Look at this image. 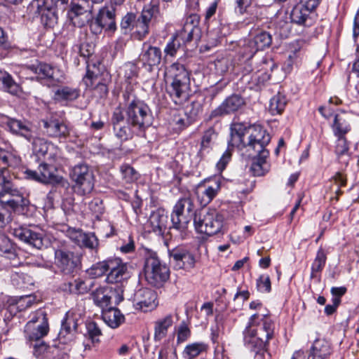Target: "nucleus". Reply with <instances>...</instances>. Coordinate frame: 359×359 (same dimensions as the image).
I'll return each mask as SVG.
<instances>
[{
  "label": "nucleus",
  "instance_id": "46",
  "mask_svg": "<svg viewBox=\"0 0 359 359\" xmlns=\"http://www.w3.org/2000/svg\"><path fill=\"white\" fill-rule=\"evenodd\" d=\"M200 16L196 13L189 14L185 19L183 27L189 29V34H196V38H201V30L198 27Z\"/></svg>",
  "mask_w": 359,
  "mask_h": 359
},
{
  "label": "nucleus",
  "instance_id": "61",
  "mask_svg": "<svg viewBox=\"0 0 359 359\" xmlns=\"http://www.w3.org/2000/svg\"><path fill=\"white\" fill-rule=\"evenodd\" d=\"M231 157L230 151L226 150L220 158L219 161L217 163V168L219 171L222 172L225 169L227 163L229 162Z\"/></svg>",
  "mask_w": 359,
  "mask_h": 359
},
{
  "label": "nucleus",
  "instance_id": "40",
  "mask_svg": "<svg viewBox=\"0 0 359 359\" xmlns=\"http://www.w3.org/2000/svg\"><path fill=\"white\" fill-rule=\"evenodd\" d=\"M250 41L255 45H271L272 35L262 29L252 28L249 34Z\"/></svg>",
  "mask_w": 359,
  "mask_h": 359
},
{
  "label": "nucleus",
  "instance_id": "8",
  "mask_svg": "<svg viewBox=\"0 0 359 359\" xmlns=\"http://www.w3.org/2000/svg\"><path fill=\"white\" fill-rule=\"evenodd\" d=\"M0 203L6 209L24 215L27 211L29 201L11 182H7L0 189Z\"/></svg>",
  "mask_w": 359,
  "mask_h": 359
},
{
  "label": "nucleus",
  "instance_id": "43",
  "mask_svg": "<svg viewBox=\"0 0 359 359\" xmlns=\"http://www.w3.org/2000/svg\"><path fill=\"white\" fill-rule=\"evenodd\" d=\"M0 161L5 166L15 167L20 165L21 158L13 149H0Z\"/></svg>",
  "mask_w": 359,
  "mask_h": 359
},
{
  "label": "nucleus",
  "instance_id": "35",
  "mask_svg": "<svg viewBox=\"0 0 359 359\" xmlns=\"http://www.w3.org/2000/svg\"><path fill=\"white\" fill-rule=\"evenodd\" d=\"M332 129L334 136H345L351 130L347 115L344 113L335 114Z\"/></svg>",
  "mask_w": 359,
  "mask_h": 359
},
{
  "label": "nucleus",
  "instance_id": "48",
  "mask_svg": "<svg viewBox=\"0 0 359 359\" xmlns=\"http://www.w3.org/2000/svg\"><path fill=\"white\" fill-rule=\"evenodd\" d=\"M216 136L217 135L215 133V130L212 128H210L205 132L201 144V149L198 152L201 156H203L205 153L209 152L211 144Z\"/></svg>",
  "mask_w": 359,
  "mask_h": 359
},
{
  "label": "nucleus",
  "instance_id": "62",
  "mask_svg": "<svg viewBox=\"0 0 359 359\" xmlns=\"http://www.w3.org/2000/svg\"><path fill=\"white\" fill-rule=\"evenodd\" d=\"M124 285H121V287L116 286L113 288V292L114 293L111 294L112 298L114 299V302L116 304H120L124 299V291L123 289Z\"/></svg>",
  "mask_w": 359,
  "mask_h": 359
},
{
  "label": "nucleus",
  "instance_id": "23",
  "mask_svg": "<svg viewBox=\"0 0 359 359\" xmlns=\"http://www.w3.org/2000/svg\"><path fill=\"white\" fill-rule=\"evenodd\" d=\"M95 23L100 29L114 32L116 29V9L114 6H102L95 18Z\"/></svg>",
  "mask_w": 359,
  "mask_h": 359
},
{
  "label": "nucleus",
  "instance_id": "29",
  "mask_svg": "<svg viewBox=\"0 0 359 359\" xmlns=\"http://www.w3.org/2000/svg\"><path fill=\"white\" fill-rule=\"evenodd\" d=\"M312 11L310 8L299 4L295 6L290 13L291 22L298 25L309 27L313 23L311 16Z\"/></svg>",
  "mask_w": 359,
  "mask_h": 359
},
{
  "label": "nucleus",
  "instance_id": "64",
  "mask_svg": "<svg viewBox=\"0 0 359 359\" xmlns=\"http://www.w3.org/2000/svg\"><path fill=\"white\" fill-rule=\"evenodd\" d=\"M359 36V9L357 11L353 20V37L355 42Z\"/></svg>",
  "mask_w": 359,
  "mask_h": 359
},
{
  "label": "nucleus",
  "instance_id": "57",
  "mask_svg": "<svg viewBox=\"0 0 359 359\" xmlns=\"http://www.w3.org/2000/svg\"><path fill=\"white\" fill-rule=\"evenodd\" d=\"M158 359H177L176 350L169 347L162 348L158 353Z\"/></svg>",
  "mask_w": 359,
  "mask_h": 359
},
{
  "label": "nucleus",
  "instance_id": "9",
  "mask_svg": "<svg viewBox=\"0 0 359 359\" xmlns=\"http://www.w3.org/2000/svg\"><path fill=\"white\" fill-rule=\"evenodd\" d=\"M223 223V216L215 210L201 211L196 214L194 219L196 231L208 236H212L222 231Z\"/></svg>",
  "mask_w": 359,
  "mask_h": 359
},
{
  "label": "nucleus",
  "instance_id": "5",
  "mask_svg": "<svg viewBox=\"0 0 359 359\" xmlns=\"http://www.w3.org/2000/svg\"><path fill=\"white\" fill-rule=\"evenodd\" d=\"M158 13L159 6L154 0H152L149 6L142 10L137 19H136V15L133 13H128L123 16L121 22V29L124 34H126L135 25L137 30L133 33V37L142 39L149 32V24L151 18Z\"/></svg>",
  "mask_w": 359,
  "mask_h": 359
},
{
  "label": "nucleus",
  "instance_id": "19",
  "mask_svg": "<svg viewBox=\"0 0 359 359\" xmlns=\"http://www.w3.org/2000/svg\"><path fill=\"white\" fill-rule=\"evenodd\" d=\"M25 174L26 177L44 184L55 183L59 182V177L56 174V169L46 163L39 164L37 170L27 169Z\"/></svg>",
  "mask_w": 359,
  "mask_h": 359
},
{
  "label": "nucleus",
  "instance_id": "6",
  "mask_svg": "<svg viewBox=\"0 0 359 359\" xmlns=\"http://www.w3.org/2000/svg\"><path fill=\"white\" fill-rule=\"evenodd\" d=\"M6 126L13 134L22 137L32 142L34 152L42 156L47 153L48 145L46 141L36 137V132L31 123L11 118L7 121Z\"/></svg>",
  "mask_w": 359,
  "mask_h": 359
},
{
  "label": "nucleus",
  "instance_id": "11",
  "mask_svg": "<svg viewBox=\"0 0 359 359\" xmlns=\"http://www.w3.org/2000/svg\"><path fill=\"white\" fill-rule=\"evenodd\" d=\"M67 17L73 26L83 27L94 19L93 6L88 0L72 1Z\"/></svg>",
  "mask_w": 359,
  "mask_h": 359
},
{
  "label": "nucleus",
  "instance_id": "33",
  "mask_svg": "<svg viewBox=\"0 0 359 359\" xmlns=\"http://www.w3.org/2000/svg\"><path fill=\"white\" fill-rule=\"evenodd\" d=\"M112 293H114L112 287H99L92 292L91 296L95 304L104 310L110 306Z\"/></svg>",
  "mask_w": 359,
  "mask_h": 359
},
{
  "label": "nucleus",
  "instance_id": "38",
  "mask_svg": "<svg viewBox=\"0 0 359 359\" xmlns=\"http://www.w3.org/2000/svg\"><path fill=\"white\" fill-rule=\"evenodd\" d=\"M0 88L12 95H18L20 92V86L6 72L0 70Z\"/></svg>",
  "mask_w": 359,
  "mask_h": 359
},
{
  "label": "nucleus",
  "instance_id": "17",
  "mask_svg": "<svg viewBox=\"0 0 359 359\" xmlns=\"http://www.w3.org/2000/svg\"><path fill=\"white\" fill-rule=\"evenodd\" d=\"M168 255L170 263L175 269H191L194 266V255L184 246H177L169 250Z\"/></svg>",
  "mask_w": 359,
  "mask_h": 359
},
{
  "label": "nucleus",
  "instance_id": "30",
  "mask_svg": "<svg viewBox=\"0 0 359 359\" xmlns=\"http://www.w3.org/2000/svg\"><path fill=\"white\" fill-rule=\"evenodd\" d=\"M29 68L37 75L38 79L47 80L53 83L60 81L58 70L48 64L39 63L37 65H32Z\"/></svg>",
  "mask_w": 359,
  "mask_h": 359
},
{
  "label": "nucleus",
  "instance_id": "2",
  "mask_svg": "<svg viewBox=\"0 0 359 359\" xmlns=\"http://www.w3.org/2000/svg\"><path fill=\"white\" fill-rule=\"evenodd\" d=\"M275 323L269 312L254 313L243 331L244 344L257 357H262L269 340L273 337Z\"/></svg>",
  "mask_w": 359,
  "mask_h": 359
},
{
  "label": "nucleus",
  "instance_id": "31",
  "mask_svg": "<svg viewBox=\"0 0 359 359\" xmlns=\"http://www.w3.org/2000/svg\"><path fill=\"white\" fill-rule=\"evenodd\" d=\"M168 215L164 210L158 209L153 212L149 219L151 231L157 235H163L166 229Z\"/></svg>",
  "mask_w": 359,
  "mask_h": 359
},
{
  "label": "nucleus",
  "instance_id": "7",
  "mask_svg": "<svg viewBox=\"0 0 359 359\" xmlns=\"http://www.w3.org/2000/svg\"><path fill=\"white\" fill-rule=\"evenodd\" d=\"M194 205L191 198L180 199L171 214L172 229L177 231L182 239L187 236L188 224L191 219Z\"/></svg>",
  "mask_w": 359,
  "mask_h": 359
},
{
  "label": "nucleus",
  "instance_id": "60",
  "mask_svg": "<svg viewBox=\"0 0 359 359\" xmlns=\"http://www.w3.org/2000/svg\"><path fill=\"white\" fill-rule=\"evenodd\" d=\"M34 344V355L39 358L43 355L46 352L50 349V347L43 341H35Z\"/></svg>",
  "mask_w": 359,
  "mask_h": 359
},
{
  "label": "nucleus",
  "instance_id": "53",
  "mask_svg": "<svg viewBox=\"0 0 359 359\" xmlns=\"http://www.w3.org/2000/svg\"><path fill=\"white\" fill-rule=\"evenodd\" d=\"M337 140L335 145V154L338 157L346 155L348 153L349 147L345 136H336Z\"/></svg>",
  "mask_w": 359,
  "mask_h": 359
},
{
  "label": "nucleus",
  "instance_id": "32",
  "mask_svg": "<svg viewBox=\"0 0 359 359\" xmlns=\"http://www.w3.org/2000/svg\"><path fill=\"white\" fill-rule=\"evenodd\" d=\"M0 255L12 262V264H18L17 249L14 243L5 234L0 232Z\"/></svg>",
  "mask_w": 359,
  "mask_h": 359
},
{
  "label": "nucleus",
  "instance_id": "54",
  "mask_svg": "<svg viewBox=\"0 0 359 359\" xmlns=\"http://www.w3.org/2000/svg\"><path fill=\"white\" fill-rule=\"evenodd\" d=\"M191 336V330L187 325L182 322L177 330V344H180L185 342Z\"/></svg>",
  "mask_w": 359,
  "mask_h": 359
},
{
  "label": "nucleus",
  "instance_id": "16",
  "mask_svg": "<svg viewBox=\"0 0 359 359\" xmlns=\"http://www.w3.org/2000/svg\"><path fill=\"white\" fill-rule=\"evenodd\" d=\"M111 121L115 135L121 140L130 139L134 134L141 135L139 131L133 130L132 126L128 123V121H125L124 114L119 107L115 109Z\"/></svg>",
  "mask_w": 359,
  "mask_h": 359
},
{
  "label": "nucleus",
  "instance_id": "52",
  "mask_svg": "<svg viewBox=\"0 0 359 359\" xmlns=\"http://www.w3.org/2000/svg\"><path fill=\"white\" fill-rule=\"evenodd\" d=\"M79 53L81 57L88 58V60L86 61V67H88V63L92 64L93 62H95L97 66L100 62V66H102L100 60H95V56H93L94 46H79Z\"/></svg>",
  "mask_w": 359,
  "mask_h": 359
},
{
  "label": "nucleus",
  "instance_id": "39",
  "mask_svg": "<svg viewBox=\"0 0 359 359\" xmlns=\"http://www.w3.org/2000/svg\"><path fill=\"white\" fill-rule=\"evenodd\" d=\"M187 30L189 29L182 27L180 31L172 36V41L169 42L168 45H184L191 42L198 43L201 38H196V34H189Z\"/></svg>",
  "mask_w": 359,
  "mask_h": 359
},
{
  "label": "nucleus",
  "instance_id": "25",
  "mask_svg": "<svg viewBox=\"0 0 359 359\" xmlns=\"http://www.w3.org/2000/svg\"><path fill=\"white\" fill-rule=\"evenodd\" d=\"M13 234L20 241L36 249H41L43 245V235L27 227L15 229Z\"/></svg>",
  "mask_w": 359,
  "mask_h": 359
},
{
  "label": "nucleus",
  "instance_id": "20",
  "mask_svg": "<svg viewBox=\"0 0 359 359\" xmlns=\"http://www.w3.org/2000/svg\"><path fill=\"white\" fill-rule=\"evenodd\" d=\"M108 271L109 272L106 278L108 283H121L123 285V283L130 278L127 264L118 258L109 259Z\"/></svg>",
  "mask_w": 359,
  "mask_h": 359
},
{
  "label": "nucleus",
  "instance_id": "28",
  "mask_svg": "<svg viewBox=\"0 0 359 359\" xmlns=\"http://www.w3.org/2000/svg\"><path fill=\"white\" fill-rule=\"evenodd\" d=\"M67 235L80 246L95 249L98 246V240L93 233H85L80 229H69Z\"/></svg>",
  "mask_w": 359,
  "mask_h": 359
},
{
  "label": "nucleus",
  "instance_id": "34",
  "mask_svg": "<svg viewBox=\"0 0 359 359\" xmlns=\"http://www.w3.org/2000/svg\"><path fill=\"white\" fill-rule=\"evenodd\" d=\"M102 316L104 321L111 328L118 327L124 321V316L114 307L102 310Z\"/></svg>",
  "mask_w": 359,
  "mask_h": 359
},
{
  "label": "nucleus",
  "instance_id": "10",
  "mask_svg": "<svg viewBox=\"0 0 359 359\" xmlns=\"http://www.w3.org/2000/svg\"><path fill=\"white\" fill-rule=\"evenodd\" d=\"M144 271L147 281L154 286H161L169 278L168 268L161 264L155 252H147Z\"/></svg>",
  "mask_w": 359,
  "mask_h": 359
},
{
  "label": "nucleus",
  "instance_id": "42",
  "mask_svg": "<svg viewBox=\"0 0 359 359\" xmlns=\"http://www.w3.org/2000/svg\"><path fill=\"white\" fill-rule=\"evenodd\" d=\"M287 103L285 95L278 93L270 100L269 111L272 115L280 114L284 111Z\"/></svg>",
  "mask_w": 359,
  "mask_h": 359
},
{
  "label": "nucleus",
  "instance_id": "63",
  "mask_svg": "<svg viewBox=\"0 0 359 359\" xmlns=\"http://www.w3.org/2000/svg\"><path fill=\"white\" fill-rule=\"evenodd\" d=\"M34 301V297L32 296L22 297L17 303L18 308L23 309L26 307H29L33 304Z\"/></svg>",
  "mask_w": 359,
  "mask_h": 359
},
{
  "label": "nucleus",
  "instance_id": "47",
  "mask_svg": "<svg viewBox=\"0 0 359 359\" xmlns=\"http://www.w3.org/2000/svg\"><path fill=\"white\" fill-rule=\"evenodd\" d=\"M64 290H68L70 293L83 294L88 292V287L83 280L76 279L65 284Z\"/></svg>",
  "mask_w": 359,
  "mask_h": 359
},
{
  "label": "nucleus",
  "instance_id": "45",
  "mask_svg": "<svg viewBox=\"0 0 359 359\" xmlns=\"http://www.w3.org/2000/svg\"><path fill=\"white\" fill-rule=\"evenodd\" d=\"M142 60L150 67L158 65L161 60V51L156 46H149L142 55Z\"/></svg>",
  "mask_w": 359,
  "mask_h": 359
},
{
  "label": "nucleus",
  "instance_id": "26",
  "mask_svg": "<svg viewBox=\"0 0 359 359\" xmlns=\"http://www.w3.org/2000/svg\"><path fill=\"white\" fill-rule=\"evenodd\" d=\"M219 190L220 182L218 180L212 181L210 184L199 185L196 195L201 205L206 206L209 204L215 198Z\"/></svg>",
  "mask_w": 359,
  "mask_h": 359
},
{
  "label": "nucleus",
  "instance_id": "15",
  "mask_svg": "<svg viewBox=\"0 0 359 359\" xmlns=\"http://www.w3.org/2000/svg\"><path fill=\"white\" fill-rule=\"evenodd\" d=\"M27 10L34 18L40 16L42 25L46 27H53L57 23L55 10L47 6L45 0L32 1Z\"/></svg>",
  "mask_w": 359,
  "mask_h": 359
},
{
  "label": "nucleus",
  "instance_id": "4",
  "mask_svg": "<svg viewBox=\"0 0 359 359\" xmlns=\"http://www.w3.org/2000/svg\"><path fill=\"white\" fill-rule=\"evenodd\" d=\"M123 97L127 107L128 123L133 130L142 134L152 123L151 114L149 107L132 93L126 91Z\"/></svg>",
  "mask_w": 359,
  "mask_h": 359
},
{
  "label": "nucleus",
  "instance_id": "18",
  "mask_svg": "<svg viewBox=\"0 0 359 359\" xmlns=\"http://www.w3.org/2000/svg\"><path fill=\"white\" fill-rule=\"evenodd\" d=\"M156 299V292L149 288L137 290L132 298L135 309L144 312L154 309L158 305Z\"/></svg>",
  "mask_w": 359,
  "mask_h": 359
},
{
  "label": "nucleus",
  "instance_id": "36",
  "mask_svg": "<svg viewBox=\"0 0 359 359\" xmlns=\"http://www.w3.org/2000/svg\"><path fill=\"white\" fill-rule=\"evenodd\" d=\"M331 353L330 343L323 339H316L311 347V356L313 359H326Z\"/></svg>",
  "mask_w": 359,
  "mask_h": 359
},
{
  "label": "nucleus",
  "instance_id": "22",
  "mask_svg": "<svg viewBox=\"0 0 359 359\" xmlns=\"http://www.w3.org/2000/svg\"><path fill=\"white\" fill-rule=\"evenodd\" d=\"M55 257L57 266L65 274H73L79 267V259L72 252L57 250Z\"/></svg>",
  "mask_w": 359,
  "mask_h": 359
},
{
  "label": "nucleus",
  "instance_id": "13",
  "mask_svg": "<svg viewBox=\"0 0 359 359\" xmlns=\"http://www.w3.org/2000/svg\"><path fill=\"white\" fill-rule=\"evenodd\" d=\"M49 331V325L46 313L41 310L33 314L25 327V336L29 342L39 341L46 336Z\"/></svg>",
  "mask_w": 359,
  "mask_h": 359
},
{
  "label": "nucleus",
  "instance_id": "56",
  "mask_svg": "<svg viewBox=\"0 0 359 359\" xmlns=\"http://www.w3.org/2000/svg\"><path fill=\"white\" fill-rule=\"evenodd\" d=\"M257 286L261 292H269L271 289L270 278L268 275H262L257 280Z\"/></svg>",
  "mask_w": 359,
  "mask_h": 359
},
{
  "label": "nucleus",
  "instance_id": "50",
  "mask_svg": "<svg viewBox=\"0 0 359 359\" xmlns=\"http://www.w3.org/2000/svg\"><path fill=\"white\" fill-rule=\"evenodd\" d=\"M327 256L323 248H320L318 252L314 262L312 264V273L320 272L325 266Z\"/></svg>",
  "mask_w": 359,
  "mask_h": 359
},
{
  "label": "nucleus",
  "instance_id": "3",
  "mask_svg": "<svg viewBox=\"0 0 359 359\" xmlns=\"http://www.w3.org/2000/svg\"><path fill=\"white\" fill-rule=\"evenodd\" d=\"M165 81L167 92L175 104H182L190 95L189 73L183 65L173 63L166 68Z\"/></svg>",
  "mask_w": 359,
  "mask_h": 359
},
{
  "label": "nucleus",
  "instance_id": "1",
  "mask_svg": "<svg viewBox=\"0 0 359 359\" xmlns=\"http://www.w3.org/2000/svg\"><path fill=\"white\" fill-rule=\"evenodd\" d=\"M231 144L245 149L249 158L253 159L250 170L255 176H263L270 170L267 161L269 152L266 147L271 141L270 135L259 125L246 127L235 123L231 127Z\"/></svg>",
  "mask_w": 359,
  "mask_h": 359
},
{
  "label": "nucleus",
  "instance_id": "12",
  "mask_svg": "<svg viewBox=\"0 0 359 359\" xmlns=\"http://www.w3.org/2000/svg\"><path fill=\"white\" fill-rule=\"evenodd\" d=\"M105 74H107L104 66H100V62L98 66L93 62L88 63L86 75L83 78L86 86L93 90L94 95L99 97L106 96L108 93L107 86L104 82Z\"/></svg>",
  "mask_w": 359,
  "mask_h": 359
},
{
  "label": "nucleus",
  "instance_id": "51",
  "mask_svg": "<svg viewBox=\"0 0 359 359\" xmlns=\"http://www.w3.org/2000/svg\"><path fill=\"white\" fill-rule=\"evenodd\" d=\"M121 172L123 179L127 183H133L139 177L138 172L128 164L121 165Z\"/></svg>",
  "mask_w": 359,
  "mask_h": 359
},
{
  "label": "nucleus",
  "instance_id": "55",
  "mask_svg": "<svg viewBox=\"0 0 359 359\" xmlns=\"http://www.w3.org/2000/svg\"><path fill=\"white\" fill-rule=\"evenodd\" d=\"M86 329L89 338L92 340V342H97L99 341L97 337L101 335V330L97 325L95 322H89L86 325Z\"/></svg>",
  "mask_w": 359,
  "mask_h": 359
},
{
  "label": "nucleus",
  "instance_id": "27",
  "mask_svg": "<svg viewBox=\"0 0 359 359\" xmlns=\"http://www.w3.org/2000/svg\"><path fill=\"white\" fill-rule=\"evenodd\" d=\"M77 315L72 311L66 313L65 318L62 321L61 329L59 332L60 339H64L65 341L72 340L76 332L78 326Z\"/></svg>",
  "mask_w": 359,
  "mask_h": 359
},
{
  "label": "nucleus",
  "instance_id": "59",
  "mask_svg": "<svg viewBox=\"0 0 359 359\" xmlns=\"http://www.w3.org/2000/svg\"><path fill=\"white\" fill-rule=\"evenodd\" d=\"M89 208L97 216L102 214V212H104V206L102 204V201L99 198H95L93 200L89 203Z\"/></svg>",
  "mask_w": 359,
  "mask_h": 359
},
{
  "label": "nucleus",
  "instance_id": "49",
  "mask_svg": "<svg viewBox=\"0 0 359 359\" xmlns=\"http://www.w3.org/2000/svg\"><path fill=\"white\" fill-rule=\"evenodd\" d=\"M109 267V259L93 264L88 270V273L93 278L103 276Z\"/></svg>",
  "mask_w": 359,
  "mask_h": 359
},
{
  "label": "nucleus",
  "instance_id": "24",
  "mask_svg": "<svg viewBox=\"0 0 359 359\" xmlns=\"http://www.w3.org/2000/svg\"><path fill=\"white\" fill-rule=\"evenodd\" d=\"M243 99L238 95L227 97L217 108L210 114V118L222 116L233 113L244 104Z\"/></svg>",
  "mask_w": 359,
  "mask_h": 359
},
{
  "label": "nucleus",
  "instance_id": "14",
  "mask_svg": "<svg viewBox=\"0 0 359 359\" xmlns=\"http://www.w3.org/2000/svg\"><path fill=\"white\" fill-rule=\"evenodd\" d=\"M72 178L75 182L74 191L80 195H85L92 191L94 187L93 172L86 164H78L72 170Z\"/></svg>",
  "mask_w": 359,
  "mask_h": 359
},
{
  "label": "nucleus",
  "instance_id": "41",
  "mask_svg": "<svg viewBox=\"0 0 359 359\" xmlns=\"http://www.w3.org/2000/svg\"><path fill=\"white\" fill-rule=\"evenodd\" d=\"M208 349V345L204 342H194L187 344L182 355L186 359H194Z\"/></svg>",
  "mask_w": 359,
  "mask_h": 359
},
{
  "label": "nucleus",
  "instance_id": "58",
  "mask_svg": "<svg viewBox=\"0 0 359 359\" xmlns=\"http://www.w3.org/2000/svg\"><path fill=\"white\" fill-rule=\"evenodd\" d=\"M332 180L338 187L336 191V199L338 200V196L342 194V191L340 190V187H344L346 184V178L342 175V173L337 172L335 175L333 176Z\"/></svg>",
  "mask_w": 359,
  "mask_h": 359
},
{
  "label": "nucleus",
  "instance_id": "37",
  "mask_svg": "<svg viewBox=\"0 0 359 359\" xmlns=\"http://www.w3.org/2000/svg\"><path fill=\"white\" fill-rule=\"evenodd\" d=\"M172 323L173 318L171 314L158 320L154 325L155 341H161L163 339L167 334L168 328L172 326Z\"/></svg>",
  "mask_w": 359,
  "mask_h": 359
},
{
  "label": "nucleus",
  "instance_id": "44",
  "mask_svg": "<svg viewBox=\"0 0 359 359\" xmlns=\"http://www.w3.org/2000/svg\"><path fill=\"white\" fill-rule=\"evenodd\" d=\"M79 96V90L67 86L60 88L55 92V98L58 101H73Z\"/></svg>",
  "mask_w": 359,
  "mask_h": 359
},
{
  "label": "nucleus",
  "instance_id": "21",
  "mask_svg": "<svg viewBox=\"0 0 359 359\" xmlns=\"http://www.w3.org/2000/svg\"><path fill=\"white\" fill-rule=\"evenodd\" d=\"M42 122L45 133L50 137L65 139L70 133L67 123L61 118L50 116Z\"/></svg>",
  "mask_w": 359,
  "mask_h": 359
}]
</instances>
